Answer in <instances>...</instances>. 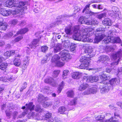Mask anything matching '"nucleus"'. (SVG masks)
<instances>
[{
	"label": "nucleus",
	"mask_w": 122,
	"mask_h": 122,
	"mask_svg": "<svg viewBox=\"0 0 122 122\" xmlns=\"http://www.w3.org/2000/svg\"><path fill=\"white\" fill-rule=\"evenodd\" d=\"M79 30L78 26L74 27L73 30L74 34L72 37L73 39L84 42H92L93 40L89 38L94 33V30L92 28L90 27L82 29L81 33H78Z\"/></svg>",
	"instance_id": "f257e3e1"
},
{
	"label": "nucleus",
	"mask_w": 122,
	"mask_h": 122,
	"mask_svg": "<svg viewBox=\"0 0 122 122\" xmlns=\"http://www.w3.org/2000/svg\"><path fill=\"white\" fill-rule=\"evenodd\" d=\"M119 82V80H117L116 78L112 79L109 81V83H107L105 85V86L102 88H101V91L104 92H107L111 91L110 89H112L111 86H110L111 85V86H114L117 83Z\"/></svg>",
	"instance_id": "f03ea898"
},
{
	"label": "nucleus",
	"mask_w": 122,
	"mask_h": 122,
	"mask_svg": "<svg viewBox=\"0 0 122 122\" xmlns=\"http://www.w3.org/2000/svg\"><path fill=\"white\" fill-rule=\"evenodd\" d=\"M89 57H86L84 56H83L81 58L80 61L82 63L79 67L80 68L88 69V68L87 67L89 65V61L90 60Z\"/></svg>",
	"instance_id": "7ed1b4c3"
},
{
	"label": "nucleus",
	"mask_w": 122,
	"mask_h": 122,
	"mask_svg": "<svg viewBox=\"0 0 122 122\" xmlns=\"http://www.w3.org/2000/svg\"><path fill=\"white\" fill-rule=\"evenodd\" d=\"M25 4V3L23 1H21L19 3L15 4V6H16V8H15V10H16L18 12L17 15L18 14V15H20L24 14V7H23Z\"/></svg>",
	"instance_id": "20e7f679"
},
{
	"label": "nucleus",
	"mask_w": 122,
	"mask_h": 122,
	"mask_svg": "<svg viewBox=\"0 0 122 122\" xmlns=\"http://www.w3.org/2000/svg\"><path fill=\"white\" fill-rule=\"evenodd\" d=\"M18 12H17L16 10H6L3 9H1L0 11V14H1L4 16H8L12 14L14 15H17Z\"/></svg>",
	"instance_id": "39448f33"
},
{
	"label": "nucleus",
	"mask_w": 122,
	"mask_h": 122,
	"mask_svg": "<svg viewBox=\"0 0 122 122\" xmlns=\"http://www.w3.org/2000/svg\"><path fill=\"white\" fill-rule=\"evenodd\" d=\"M83 79L84 81L92 83L96 82L99 80V77L97 76H84Z\"/></svg>",
	"instance_id": "423d86ee"
},
{
	"label": "nucleus",
	"mask_w": 122,
	"mask_h": 122,
	"mask_svg": "<svg viewBox=\"0 0 122 122\" xmlns=\"http://www.w3.org/2000/svg\"><path fill=\"white\" fill-rule=\"evenodd\" d=\"M61 53V59L63 61H68L71 58V56L67 50H63Z\"/></svg>",
	"instance_id": "0eeeda50"
},
{
	"label": "nucleus",
	"mask_w": 122,
	"mask_h": 122,
	"mask_svg": "<svg viewBox=\"0 0 122 122\" xmlns=\"http://www.w3.org/2000/svg\"><path fill=\"white\" fill-rule=\"evenodd\" d=\"M104 116H98L96 117V119L98 121L100 122H120L119 121L117 120H113L112 117L108 120H103Z\"/></svg>",
	"instance_id": "6e6552de"
},
{
	"label": "nucleus",
	"mask_w": 122,
	"mask_h": 122,
	"mask_svg": "<svg viewBox=\"0 0 122 122\" xmlns=\"http://www.w3.org/2000/svg\"><path fill=\"white\" fill-rule=\"evenodd\" d=\"M93 49L91 46L87 47L86 49L85 52V53H87L90 56V57H91L94 56L95 54L93 52Z\"/></svg>",
	"instance_id": "1a4fd4ad"
},
{
	"label": "nucleus",
	"mask_w": 122,
	"mask_h": 122,
	"mask_svg": "<svg viewBox=\"0 0 122 122\" xmlns=\"http://www.w3.org/2000/svg\"><path fill=\"white\" fill-rule=\"evenodd\" d=\"M44 81L45 83L51 84V85L53 86H55L57 85V83L51 77L46 79Z\"/></svg>",
	"instance_id": "9d476101"
},
{
	"label": "nucleus",
	"mask_w": 122,
	"mask_h": 122,
	"mask_svg": "<svg viewBox=\"0 0 122 122\" xmlns=\"http://www.w3.org/2000/svg\"><path fill=\"white\" fill-rule=\"evenodd\" d=\"M48 100V98L47 97H45L42 94H39L38 95L37 101L40 103H43Z\"/></svg>",
	"instance_id": "9b49d317"
},
{
	"label": "nucleus",
	"mask_w": 122,
	"mask_h": 122,
	"mask_svg": "<svg viewBox=\"0 0 122 122\" xmlns=\"http://www.w3.org/2000/svg\"><path fill=\"white\" fill-rule=\"evenodd\" d=\"M112 33V32L111 31H109L108 32V35H107L108 36V37L107 38H105L104 40V42L105 43L107 44L110 42H113V40H112L113 39V37H111V34Z\"/></svg>",
	"instance_id": "f8f14e48"
},
{
	"label": "nucleus",
	"mask_w": 122,
	"mask_h": 122,
	"mask_svg": "<svg viewBox=\"0 0 122 122\" xmlns=\"http://www.w3.org/2000/svg\"><path fill=\"white\" fill-rule=\"evenodd\" d=\"M105 36V35L104 34H99L97 36H96L94 40V43H98L103 39Z\"/></svg>",
	"instance_id": "ddd939ff"
},
{
	"label": "nucleus",
	"mask_w": 122,
	"mask_h": 122,
	"mask_svg": "<svg viewBox=\"0 0 122 122\" xmlns=\"http://www.w3.org/2000/svg\"><path fill=\"white\" fill-rule=\"evenodd\" d=\"M16 4L15 0H9L6 1V6L9 8L14 7L16 8V6H15Z\"/></svg>",
	"instance_id": "4468645a"
},
{
	"label": "nucleus",
	"mask_w": 122,
	"mask_h": 122,
	"mask_svg": "<svg viewBox=\"0 0 122 122\" xmlns=\"http://www.w3.org/2000/svg\"><path fill=\"white\" fill-rule=\"evenodd\" d=\"M90 5V4L87 5L83 10L82 12L84 13L85 11H86V14H88L90 15H94V13L89 10Z\"/></svg>",
	"instance_id": "2eb2a0df"
},
{
	"label": "nucleus",
	"mask_w": 122,
	"mask_h": 122,
	"mask_svg": "<svg viewBox=\"0 0 122 122\" xmlns=\"http://www.w3.org/2000/svg\"><path fill=\"white\" fill-rule=\"evenodd\" d=\"M99 77L101 79L103 80V81L100 82V83L104 84L105 85L107 84V82L105 81L110 78L109 77H107V76L104 74L100 75Z\"/></svg>",
	"instance_id": "dca6fc26"
},
{
	"label": "nucleus",
	"mask_w": 122,
	"mask_h": 122,
	"mask_svg": "<svg viewBox=\"0 0 122 122\" xmlns=\"http://www.w3.org/2000/svg\"><path fill=\"white\" fill-rule=\"evenodd\" d=\"M88 20L87 18L83 17L81 16L80 17L78 20V21L81 24H84L88 25L89 23L88 22Z\"/></svg>",
	"instance_id": "f3484780"
},
{
	"label": "nucleus",
	"mask_w": 122,
	"mask_h": 122,
	"mask_svg": "<svg viewBox=\"0 0 122 122\" xmlns=\"http://www.w3.org/2000/svg\"><path fill=\"white\" fill-rule=\"evenodd\" d=\"M62 46L61 44L58 43L55 45L54 47V51L55 53L59 52L62 49Z\"/></svg>",
	"instance_id": "a211bd4d"
},
{
	"label": "nucleus",
	"mask_w": 122,
	"mask_h": 122,
	"mask_svg": "<svg viewBox=\"0 0 122 122\" xmlns=\"http://www.w3.org/2000/svg\"><path fill=\"white\" fill-rule=\"evenodd\" d=\"M67 111L66 108L64 106L60 107L58 109V112L60 114H65Z\"/></svg>",
	"instance_id": "6ab92c4d"
},
{
	"label": "nucleus",
	"mask_w": 122,
	"mask_h": 122,
	"mask_svg": "<svg viewBox=\"0 0 122 122\" xmlns=\"http://www.w3.org/2000/svg\"><path fill=\"white\" fill-rule=\"evenodd\" d=\"M60 57L59 55H56L52 56L51 61L52 63L55 64L60 60Z\"/></svg>",
	"instance_id": "aec40b11"
},
{
	"label": "nucleus",
	"mask_w": 122,
	"mask_h": 122,
	"mask_svg": "<svg viewBox=\"0 0 122 122\" xmlns=\"http://www.w3.org/2000/svg\"><path fill=\"white\" fill-rule=\"evenodd\" d=\"M82 75V73L79 72H76L73 73L72 76V77L74 79H79Z\"/></svg>",
	"instance_id": "412c9836"
},
{
	"label": "nucleus",
	"mask_w": 122,
	"mask_h": 122,
	"mask_svg": "<svg viewBox=\"0 0 122 122\" xmlns=\"http://www.w3.org/2000/svg\"><path fill=\"white\" fill-rule=\"evenodd\" d=\"M122 55V50H120L116 53L113 54V58L114 59H116L117 58H120Z\"/></svg>",
	"instance_id": "4be33fe9"
},
{
	"label": "nucleus",
	"mask_w": 122,
	"mask_h": 122,
	"mask_svg": "<svg viewBox=\"0 0 122 122\" xmlns=\"http://www.w3.org/2000/svg\"><path fill=\"white\" fill-rule=\"evenodd\" d=\"M26 110H29L31 111L34 110V105H33V103L32 102H30L28 104H26Z\"/></svg>",
	"instance_id": "5701e85b"
},
{
	"label": "nucleus",
	"mask_w": 122,
	"mask_h": 122,
	"mask_svg": "<svg viewBox=\"0 0 122 122\" xmlns=\"http://www.w3.org/2000/svg\"><path fill=\"white\" fill-rule=\"evenodd\" d=\"M102 22L103 24L106 25L111 26L112 24L111 20L107 18L105 19Z\"/></svg>",
	"instance_id": "b1692460"
},
{
	"label": "nucleus",
	"mask_w": 122,
	"mask_h": 122,
	"mask_svg": "<svg viewBox=\"0 0 122 122\" xmlns=\"http://www.w3.org/2000/svg\"><path fill=\"white\" fill-rule=\"evenodd\" d=\"M32 117L38 120H40L42 119L41 117L39 116L38 113L37 112H32Z\"/></svg>",
	"instance_id": "393cba45"
},
{
	"label": "nucleus",
	"mask_w": 122,
	"mask_h": 122,
	"mask_svg": "<svg viewBox=\"0 0 122 122\" xmlns=\"http://www.w3.org/2000/svg\"><path fill=\"white\" fill-rule=\"evenodd\" d=\"M52 114L51 113L48 112L43 117L44 119L48 120H50L52 119Z\"/></svg>",
	"instance_id": "a878e982"
},
{
	"label": "nucleus",
	"mask_w": 122,
	"mask_h": 122,
	"mask_svg": "<svg viewBox=\"0 0 122 122\" xmlns=\"http://www.w3.org/2000/svg\"><path fill=\"white\" fill-rule=\"evenodd\" d=\"M88 86V84H84L81 85L78 89L79 91H82L86 88Z\"/></svg>",
	"instance_id": "bb28decb"
},
{
	"label": "nucleus",
	"mask_w": 122,
	"mask_h": 122,
	"mask_svg": "<svg viewBox=\"0 0 122 122\" xmlns=\"http://www.w3.org/2000/svg\"><path fill=\"white\" fill-rule=\"evenodd\" d=\"M111 15L114 18H120L121 17V14L119 11L113 14H111Z\"/></svg>",
	"instance_id": "cd10ccee"
},
{
	"label": "nucleus",
	"mask_w": 122,
	"mask_h": 122,
	"mask_svg": "<svg viewBox=\"0 0 122 122\" xmlns=\"http://www.w3.org/2000/svg\"><path fill=\"white\" fill-rule=\"evenodd\" d=\"M8 109H7L5 111V113L6 116L8 117V118L9 119L11 117L12 112H11L12 111L10 110H11L10 108L8 107Z\"/></svg>",
	"instance_id": "c85d7f7f"
},
{
	"label": "nucleus",
	"mask_w": 122,
	"mask_h": 122,
	"mask_svg": "<svg viewBox=\"0 0 122 122\" xmlns=\"http://www.w3.org/2000/svg\"><path fill=\"white\" fill-rule=\"evenodd\" d=\"M28 30V29L26 28L21 29L17 32L16 35H18L19 34H24Z\"/></svg>",
	"instance_id": "c756f323"
},
{
	"label": "nucleus",
	"mask_w": 122,
	"mask_h": 122,
	"mask_svg": "<svg viewBox=\"0 0 122 122\" xmlns=\"http://www.w3.org/2000/svg\"><path fill=\"white\" fill-rule=\"evenodd\" d=\"M13 79L12 78L10 77V78H7L6 76H2L0 77V81H2L4 82L7 81V80L10 81H11Z\"/></svg>",
	"instance_id": "7c9ffc66"
},
{
	"label": "nucleus",
	"mask_w": 122,
	"mask_h": 122,
	"mask_svg": "<svg viewBox=\"0 0 122 122\" xmlns=\"http://www.w3.org/2000/svg\"><path fill=\"white\" fill-rule=\"evenodd\" d=\"M14 65L16 66H20L21 61L18 58H15L14 61Z\"/></svg>",
	"instance_id": "2f4dec72"
},
{
	"label": "nucleus",
	"mask_w": 122,
	"mask_h": 122,
	"mask_svg": "<svg viewBox=\"0 0 122 122\" xmlns=\"http://www.w3.org/2000/svg\"><path fill=\"white\" fill-rule=\"evenodd\" d=\"M108 58V57L106 55H103L101 56L98 58V60L101 61H105L107 60Z\"/></svg>",
	"instance_id": "473e14b6"
},
{
	"label": "nucleus",
	"mask_w": 122,
	"mask_h": 122,
	"mask_svg": "<svg viewBox=\"0 0 122 122\" xmlns=\"http://www.w3.org/2000/svg\"><path fill=\"white\" fill-rule=\"evenodd\" d=\"M65 32L67 35H70L72 33L71 27H66L65 28Z\"/></svg>",
	"instance_id": "72a5a7b5"
},
{
	"label": "nucleus",
	"mask_w": 122,
	"mask_h": 122,
	"mask_svg": "<svg viewBox=\"0 0 122 122\" xmlns=\"http://www.w3.org/2000/svg\"><path fill=\"white\" fill-rule=\"evenodd\" d=\"M39 40L37 39L34 40L31 43V44L30 45L31 48H32L36 46L37 44H38Z\"/></svg>",
	"instance_id": "f704fd0d"
},
{
	"label": "nucleus",
	"mask_w": 122,
	"mask_h": 122,
	"mask_svg": "<svg viewBox=\"0 0 122 122\" xmlns=\"http://www.w3.org/2000/svg\"><path fill=\"white\" fill-rule=\"evenodd\" d=\"M23 36H20L16 37L14 40H12L11 41V43L14 44L16 42H17L20 41L23 38Z\"/></svg>",
	"instance_id": "c9c22d12"
},
{
	"label": "nucleus",
	"mask_w": 122,
	"mask_h": 122,
	"mask_svg": "<svg viewBox=\"0 0 122 122\" xmlns=\"http://www.w3.org/2000/svg\"><path fill=\"white\" fill-rule=\"evenodd\" d=\"M8 64L7 63H3L0 65V69L4 70L7 68Z\"/></svg>",
	"instance_id": "e433bc0d"
},
{
	"label": "nucleus",
	"mask_w": 122,
	"mask_h": 122,
	"mask_svg": "<svg viewBox=\"0 0 122 122\" xmlns=\"http://www.w3.org/2000/svg\"><path fill=\"white\" fill-rule=\"evenodd\" d=\"M107 14L106 13H102L100 14L97 15V17L99 19H101L102 18H104L106 17Z\"/></svg>",
	"instance_id": "4c0bfd02"
},
{
	"label": "nucleus",
	"mask_w": 122,
	"mask_h": 122,
	"mask_svg": "<svg viewBox=\"0 0 122 122\" xmlns=\"http://www.w3.org/2000/svg\"><path fill=\"white\" fill-rule=\"evenodd\" d=\"M43 103L42 106L43 107L45 108L51 106L52 105L51 103L50 102H45Z\"/></svg>",
	"instance_id": "58836bf2"
},
{
	"label": "nucleus",
	"mask_w": 122,
	"mask_h": 122,
	"mask_svg": "<svg viewBox=\"0 0 122 122\" xmlns=\"http://www.w3.org/2000/svg\"><path fill=\"white\" fill-rule=\"evenodd\" d=\"M89 25H97L98 23V22L97 20H95L93 19L91 21L89 20L88 21Z\"/></svg>",
	"instance_id": "ea45409f"
},
{
	"label": "nucleus",
	"mask_w": 122,
	"mask_h": 122,
	"mask_svg": "<svg viewBox=\"0 0 122 122\" xmlns=\"http://www.w3.org/2000/svg\"><path fill=\"white\" fill-rule=\"evenodd\" d=\"M110 11H112V14L114 13L119 11V10L118 8L116 7H113L112 8V10Z\"/></svg>",
	"instance_id": "a19ab883"
},
{
	"label": "nucleus",
	"mask_w": 122,
	"mask_h": 122,
	"mask_svg": "<svg viewBox=\"0 0 122 122\" xmlns=\"http://www.w3.org/2000/svg\"><path fill=\"white\" fill-rule=\"evenodd\" d=\"M55 64L56 65V66L59 67H62L64 65V63H63L60 60H59Z\"/></svg>",
	"instance_id": "79ce46f5"
},
{
	"label": "nucleus",
	"mask_w": 122,
	"mask_h": 122,
	"mask_svg": "<svg viewBox=\"0 0 122 122\" xmlns=\"http://www.w3.org/2000/svg\"><path fill=\"white\" fill-rule=\"evenodd\" d=\"M70 46V42L69 40H66L64 42V47H67Z\"/></svg>",
	"instance_id": "37998d69"
},
{
	"label": "nucleus",
	"mask_w": 122,
	"mask_h": 122,
	"mask_svg": "<svg viewBox=\"0 0 122 122\" xmlns=\"http://www.w3.org/2000/svg\"><path fill=\"white\" fill-rule=\"evenodd\" d=\"M64 85V82L63 81H62L58 88V90L60 92H61Z\"/></svg>",
	"instance_id": "c03bdc74"
},
{
	"label": "nucleus",
	"mask_w": 122,
	"mask_h": 122,
	"mask_svg": "<svg viewBox=\"0 0 122 122\" xmlns=\"http://www.w3.org/2000/svg\"><path fill=\"white\" fill-rule=\"evenodd\" d=\"M66 94L68 97L71 98L73 97L74 95L73 92H67Z\"/></svg>",
	"instance_id": "a18cd8bd"
},
{
	"label": "nucleus",
	"mask_w": 122,
	"mask_h": 122,
	"mask_svg": "<svg viewBox=\"0 0 122 122\" xmlns=\"http://www.w3.org/2000/svg\"><path fill=\"white\" fill-rule=\"evenodd\" d=\"M48 48L47 46H44L41 47V51L43 52H45L48 50Z\"/></svg>",
	"instance_id": "49530a36"
},
{
	"label": "nucleus",
	"mask_w": 122,
	"mask_h": 122,
	"mask_svg": "<svg viewBox=\"0 0 122 122\" xmlns=\"http://www.w3.org/2000/svg\"><path fill=\"white\" fill-rule=\"evenodd\" d=\"M60 72V71L59 70H55L53 72L54 76L56 77Z\"/></svg>",
	"instance_id": "de8ad7c7"
},
{
	"label": "nucleus",
	"mask_w": 122,
	"mask_h": 122,
	"mask_svg": "<svg viewBox=\"0 0 122 122\" xmlns=\"http://www.w3.org/2000/svg\"><path fill=\"white\" fill-rule=\"evenodd\" d=\"M76 46V45L75 44L73 43H71L70 46V49L71 51H73L75 50Z\"/></svg>",
	"instance_id": "09e8293b"
},
{
	"label": "nucleus",
	"mask_w": 122,
	"mask_h": 122,
	"mask_svg": "<svg viewBox=\"0 0 122 122\" xmlns=\"http://www.w3.org/2000/svg\"><path fill=\"white\" fill-rule=\"evenodd\" d=\"M105 31V29L103 28H102L101 27H100L97 28L96 30V32L97 33L99 32H104Z\"/></svg>",
	"instance_id": "8fccbe9b"
},
{
	"label": "nucleus",
	"mask_w": 122,
	"mask_h": 122,
	"mask_svg": "<svg viewBox=\"0 0 122 122\" xmlns=\"http://www.w3.org/2000/svg\"><path fill=\"white\" fill-rule=\"evenodd\" d=\"M76 99H74L71 101H70L68 103V104L70 105H75L76 104Z\"/></svg>",
	"instance_id": "3c124183"
},
{
	"label": "nucleus",
	"mask_w": 122,
	"mask_h": 122,
	"mask_svg": "<svg viewBox=\"0 0 122 122\" xmlns=\"http://www.w3.org/2000/svg\"><path fill=\"white\" fill-rule=\"evenodd\" d=\"M112 47L108 46H107L105 48V50L107 52H109L112 50Z\"/></svg>",
	"instance_id": "603ef678"
},
{
	"label": "nucleus",
	"mask_w": 122,
	"mask_h": 122,
	"mask_svg": "<svg viewBox=\"0 0 122 122\" xmlns=\"http://www.w3.org/2000/svg\"><path fill=\"white\" fill-rule=\"evenodd\" d=\"M113 40L115 41L117 43H119L121 41V40L120 38L118 37H116L115 38H113V39L112 40L113 42Z\"/></svg>",
	"instance_id": "864d4df0"
},
{
	"label": "nucleus",
	"mask_w": 122,
	"mask_h": 122,
	"mask_svg": "<svg viewBox=\"0 0 122 122\" xmlns=\"http://www.w3.org/2000/svg\"><path fill=\"white\" fill-rule=\"evenodd\" d=\"M27 83L26 82H25L22 85V86L21 87L20 91V92H22L23 91L24 89H25L26 87Z\"/></svg>",
	"instance_id": "5fc2aeb1"
},
{
	"label": "nucleus",
	"mask_w": 122,
	"mask_h": 122,
	"mask_svg": "<svg viewBox=\"0 0 122 122\" xmlns=\"http://www.w3.org/2000/svg\"><path fill=\"white\" fill-rule=\"evenodd\" d=\"M35 110L37 112H40L41 111L42 109L41 108L40 106L36 105L35 109Z\"/></svg>",
	"instance_id": "6e6d98bb"
},
{
	"label": "nucleus",
	"mask_w": 122,
	"mask_h": 122,
	"mask_svg": "<svg viewBox=\"0 0 122 122\" xmlns=\"http://www.w3.org/2000/svg\"><path fill=\"white\" fill-rule=\"evenodd\" d=\"M28 111L27 110H26V109H25V111L23 112L22 114H21L19 116V117L20 118H21L22 117L24 116L25 115L27 114V113H28Z\"/></svg>",
	"instance_id": "4d7b16f0"
},
{
	"label": "nucleus",
	"mask_w": 122,
	"mask_h": 122,
	"mask_svg": "<svg viewBox=\"0 0 122 122\" xmlns=\"http://www.w3.org/2000/svg\"><path fill=\"white\" fill-rule=\"evenodd\" d=\"M13 33L11 32H10L6 35V38L7 39L9 38H10L13 35Z\"/></svg>",
	"instance_id": "13d9d810"
},
{
	"label": "nucleus",
	"mask_w": 122,
	"mask_h": 122,
	"mask_svg": "<svg viewBox=\"0 0 122 122\" xmlns=\"http://www.w3.org/2000/svg\"><path fill=\"white\" fill-rule=\"evenodd\" d=\"M10 51H8L5 53L4 55L7 58L10 56Z\"/></svg>",
	"instance_id": "bf43d9fd"
},
{
	"label": "nucleus",
	"mask_w": 122,
	"mask_h": 122,
	"mask_svg": "<svg viewBox=\"0 0 122 122\" xmlns=\"http://www.w3.org/2000/svg\"><path fill=\"white\" fill-rule=\"evenodd\" d=\"M60 102L59 99H57L55 100L54 103L55 105L56 106L59 105Z\"/></svg>",
	"instance_id": "052dcab7"
},
{
	"label": "nucleus",
	"mask_w": 122,
	"mask_h": 122,
	"mask_svg": "<svg viewBox=\"0 0 122 122\" xmlns=\"http://www.w3.org/2000/svg\"><path fill=\"white\" fill-rule=\"evenodd\" d=\"M68 72L69 71L68 70H65L63 72L62 76L63 77L64 76H67Z\"/></svg>",
	"instance_id": "680f3d73"
},
{
	"label": "nucleus",
	"mask_w": 122,
	"mask_h": 122,
	"mask_svg": "<svg viewBox=\"0 0 122 122\" xmlns=\"http://www.w3.org/2000/svg\"><path fill=\"white\" fill-rule=\"evenodd\" d=\"M29 57L28 56L26 57L24 59V62L26 63H28V64L29 63Z\"/></svg>",
	"instance_id": "e2e57ef3"
},
{
	"label": "nucleus",
	"mask_w": 122,
	"mask_h": 122,
	"mask_svg": "<svg viewBox=\"0 0 122 122\" xmlns=\"http://www.w3.org/2000/svg\"><path fill=\"white\" fill-rule=\"evenodd\" d=\"M28 63H24L22 67V69L24 70H25L27 66L28 65Z\"/></svg>",
	"instance_id": "0e129e2a"
},
{
	"label": "nucleus",
	"mask_w": 122,
	"mask_h": 122,
	"mask_svg": "<svg viewBox=\"0 0 122 122\" xmlns=\"http://www.w3.org/2000/svg\"><path fill=\"white\" fill-rule=\"evenodd\" d=\"M52 55V53H49L47 54L46 55V58L48 59V58H49V60L50 58V57H51Z\"/></svg>",
	"instance_id": "69168bd1"
},
{
	"label": "nucleus",
	"mask_w": 122,
	"mask_h": 122,
	"mask_svg": "<svg viewBox=\"0 0 122 122\" xmlns=\"http://www.w3.org/2000/svg\"><path fill=\"white\" fill-rule=\"evenodd\" d=\"M18 114V112L16 111H15L13 113L12 112V114L13 116V118L15 119V116H16Z\"/></svg>",
	"instance_id": "338daca9"
},
{
	"label": "nucleus",
	"mask_w": 122,
	"mask_h": 122,
	"mask_svg": "<svg viewBox=\"0 0 122 122\" xmlns=\"http://www.w3.org/2000/svg\"><path fill=\"white\" fill-rule=\"evenodd\" d=\"M55 41L53 40H52L50 44V46L52 47H54L56 45H55Z\"/></svg>",
	"instance_id": "774afa93"
}]
</instances>
